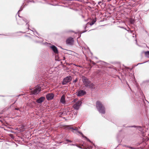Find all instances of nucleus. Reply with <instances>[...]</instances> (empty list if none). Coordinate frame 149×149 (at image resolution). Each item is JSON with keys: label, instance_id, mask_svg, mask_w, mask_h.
Instances as JSON below:
<instances>
[{"label": "nucleus", "instance_id": "1", "mask_svg": "<svg viewBox=\"0 0 149 149\" xmlns=\"http://www.w3.org/2000/svg\"><path fill=\"white\" fill-rule=\"evenodd\" d=\"M82 81L83 85L85 87L89 88H92L94 86V84L91 82L89 79L85 76H83L82 77Z\"/></svg>", "mask_w": 149, "mask_h": 149}, {"label": "nucleus", "instance_id": "2", "mask_svg": "<svg viewBox=\"0 0 149 149\" xmlns=\"http://www.w3.org/2000/svg\"><path fill=\"white\" fill-rule=\"evenodd\" d=\"M96 106L99 112L101 113L104 114L105 110L104 107L99 101H97L96 103Z\"/></svg>", "mask_w": 149, "mask_h": 149}, {"label": "nucleus", "instance_id": "3", "mask_svg": "<svg viewBox=\"0 0 149 149\" xmlns=\"http://www.w3.org/2000/svg\"><path fill=\"white\" fill-rule=\"evenodd\" d=\"M78 100L77 98L74 99L72 102H76V103L73 106V108L76 109L78 110L80 106L81 105V102L80 100H79L77 101Z\"/></svg>", "mask_w": 149, "mask_h": 149}, {"label": "nucleus", "instance_id": "4", "mask_svg": "<svg viewBox=\"0 0 149 149\" xmlns=\"http://www.w3.org/2000/svg\"><path fill=\"white\" fill-rule=\"evenodd\" d=\"M41 90L40 86H38L33 90L31 92L33 94L36 95L38 94L40 91Z\"/></svg>", "mask_w": 149, "mask_h": 149}, {"label": "nucleus", "instance_id": "5", "mask_svg": "<svg viewBox=\"0 0 149 149\" xmlns=\"http://www.w3.org/2000/svg\"><path fill=\"white\" fill-rule=\"evenodd\" d=\"M72 79V78L71 76L66 77L64 79L62 82V84L63 85H65L68 83L70 82L71 81Z\"/></svg>", "mask_w": 149, "mask_h": 149}, {"label": "nucleus", "instance_id": "6", "mask_svg": "<svg viewBox=\"0 0 149 149\" xmlns=\"http://www.w3.org/2000/svg\"><path fill=\"white\" fill-rule=\"evenodd\" d=\"M74 42V40L73 38H68L66 40V43L67 44L70 45H71L73 44Z\"/></svg>", "mask_w": 149, "mask_h": 149}, {"label": "nucleus", "instance_id": "7", "mask_svg": "<svg viewBox=\"0 0 149 149\" xmlns=\"http://www.w3.org/2000/svg\"><path fill=\"white\" fill-rule=\"evenodd\" d=\"M54 95L53 93H49L46 95V98L48 100H50L53 99Z\"/></svg>", "mask_w": 149, "mask_h": 149}, {"label": "nucleus", "instance_id": "8", "mask_svg": "<svg viewBox=\"0 0 149 149\" xmlns=\"http://www.w3.org/2000/svg\"><path fill=\"white\" fill-rule=\"evenodd\" d=\"M86 93L85 91L83 90H80L77 93V95L78 96H81L85 94Z\"/></svg>", "mask_w": 149, "mask_h": 149}, {"label": "nucleus", "instance_id": "9", "mask_svg": "<svg viewBox=\"0 0 149 149\" xmlns=\"http://www.w3.org/2000/svg\"><path fill=\"white\" fill-rule=\"evenodd\" d=\"M70 129H72V132L74 133H79L81 134V135H83L82 133L81 132L78 131L77 130V128L76 127L74 129L73 128L71 127Z\"/></svg>", "mask_w": 149, "mask_h": 149}, {"label": "nucleus", "instance_id": "10", "mask_svg": "<svg viewBox=\"0 0 149 149\" xmlns=\"http://www.w3.org/2000/svg\"><path fill=\"white\" fill-rule=\"evenodd\" d=\"M60 102L63 104H65V96L63 95L61 97L60 99Z\"/></svg>", "mask_w": 149, "mask_h": 149}, {"label": "nucleus", "instance_id": "11", "mask_svg": "<svg viewBox=\"0 0 149 149\" xmlns=\"http://www.w3.org/2000/svg\"><path fill=\"white\" fill-rule=\"evenodd\" d=\"M51 48L52 49L53 52L55 54H57L58 53V51L57 47L54 45H53L51 47Z\"/></svg>", "mask_w": 149, "mask_h": 149}, {"label": "nucleus", "instance_id": "12", "mask_svg": "<svg viewBox=\"0 0 149 149\" xmlns=\"http://www.w3.org/2000/svg\"><path fill=\"white\" fill-rule=\"evenodd\" d=\"M45 99L44 97H41L36 100V102L38 103H41L44 101Z\"/></svg>", "mask_w": 149, "mask_h": 149}, {"label": "nucleus", "instance_id": "13", "mask_svg": "<svg viewBox=\"0 0 149 149\" xmlns=\"http://www.w3.org/2000/svg\"><path fill=\"white\" fill-rule=\"evenodd\" d=\"M146 56L148 57L149 58V51L146 52L145 53Z\"/></svg>", "mask_w": 149, "mask_h": 149}, {"label": "nucleus", "instance_id": "14", "mask_svg": "<svg viewBox=\"0 0 149 149\" xmlns=\"http://www.w3.org/2000/svg\"><path fill=\"white\" fill-rule=\"evenodd\" d=\"M23 20L25 22H26L27 23H26V25L28 27V29H29V24H28V23L27 22H28V21H27V20H26V19H23Z\"/></svg>", "mask_w": 149, "mask_h": 149}, {"label": "nucleus", "instance_id": "15", "mask_svg": "<svg viewBox=\"0 0 149 149\" xmlns=\"http://www.w3.org/2000/svg\"><path fill=\"white\" fill-rule=\"evenodd\" d=\"M84 137L85 138H86L88 141L90 142H91V141H90V140L89 139H88V138H87V137L85 136H84Z\"/></svg>", "mask_w": 149, "mask_h": 149}, {"label": "nucleus", "instance_id": "16", "mask_svg": "<svg viewBox=\"0 0 149 149\" xmlns=\"http://www.w3.org/2000/svg\"><path fill=\"white\" fill-rule=\"evenodd\" d=\"M66 141L68 142H72V141H71V140H69L66 139Z\"/></svg>", "mask_w": 149, "mask_h": 149}, {"label": "nucleus", "instance_id": "17", "mask_svg": "<svg viewBox=\"0 0 149 149\" xmlns=\"http://www.w3.org/2000/svg\"><path fill=\"white\" fill-rule=\"evenodd\" d=\"M94 24V22H92V23H90V24L91 25H93Z\"/></svg>", "mask_w": 149, "mask_h": 149}, {"label": "nucleus", "instance_id": "18", "mask_svg": "<svg viewBox=\"0 0 149 149\" xmlns=\"http://www.w3.org/2000/svg\"><path fill=\"white\" fill-rule=\"evenodd\" d=\"M77 114V113L76 112L74 114L75 116Z\"/></svg>", "mask_w": 149, "mask_h": 149}, {"label": "nucleus", "instance_id": "19", "mask_svg": "<svg viewBox=\"0 0 149 149\" xmlns=\"http://www.w3.org/2000/svg\"><path fill=\"white\" fill-rule=\"evenodd\" d=\"M77 81V80H75L74 81V82H75Z\"/></svg>", "mask_w": 149, "mask_h": 149}, {"label": "nucleus", "instance_id": "20", "mask_svg": "<svg viewBox=\"0 0 149 149\" xmlns=\"http://www.w3.org/2000/svg\"><path fill=\"white\" fill-rule=\"evenodd\" d=\"M70 145H71V146H74V145H73V144H70Z\"/></svg>", "mask_w": 149, "mask_h": 149}, {"label": "nucleus", "instance_id": "21", "mask_svg": "<svg viewBox=\"0 0 149 149\" xmlns=\"http://www.w3.org/2000/svg\"><path fill=\"white\" fill-rule=\"evenodd\" d=\"M21 11V10H19L18 11V12H19V11Z\"/></svg>", "mask_w": 149, "mask_h": 149}, {"label": "nucleus", "instance_id": "22", "mask_svg": "<svg viewBox=\"0 0 149 149\" xmlns=\"http://www.w3.org/2000/svg\"><path fill=\"white\" fill-rule=\"evenodd\" d=\"M130 32H131V33H132V31H131V30H130Z\"/></svg>", "mask_w": 149, "mask_h": 149}, {"label": "nucleus", "instance_id": "23", "mask_svg": "<svg viewBox=\"0 0 149 149\" xmlns=\"http://www.w3.org/2000/svg\"><path fill=\"white\" fill-rule=\"evenodd\" d=\"M16 109V110H17L18 109Z\"/></svg>", "mask_w": 149, "mask_h": 149}, {"label": "nucleus", "instance_id": "24", "mask_svg": "<svg viewBox=\"0 0 149 149\" xmlns=\"http://www.w3.org/2000/svg\"><path fill=\"white\" fill-rule=\"evenodd\" d=\"M16 109V110H17L18 109Z\"/></svg>", "mask_w": 149, "mask_h": 149}]
</instances>
